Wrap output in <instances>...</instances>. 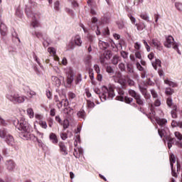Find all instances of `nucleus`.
I'll use <instances>...</instances> for the list:
<instances>
[{
	"label": "nucleus",
	"instance_id": "nucleus-1",
	"mask_svg": "<svg viewBox=\"0 0 182 182\" xmlns=\"http://www.w3.org/2000/svg\"><path fill=\"white\" fill-rule=\"evenodd\" d=\"M13 123L16 127H18L19 130H21V139L23 140H29V139H31V127L25 120L24 117H21L20 120L15 119L13 120Z\"/></svg>",
	"mask_w": 182,
	"mask_h": 182
},
{
	"label": "nucleus",
	"instance_id": "nucleus-2",
	"mask_svg": "<svg viewBox=\"0 0 182 182\" xmlns=\"http://www.w3.org/2000/svg\"><path fill=\"white\" fill-rule=\"evenodd\" d=\"M164 45L165 48H168V49H170V48H172L173 49H174V50L178 51V53L180 52V50H178V43H176L174 41V38H173V36H168V37H166Z\"/></svg>",
	"mask_w": 182,
	"mask_h": 182
},
{
	"label": "nucleus",
	"instance_id": "nucleus-3",
	"mask_svg": "<svg viewBox=\"0 0 182 182\" xmlns=\"http://www.w3.org/2000/svg\"><path fill=\"white\" fill-rule=\"evenodd\" d=\"M102 92L100 99L102 102H105V100H107V97H110L111 99L114 97V92L113 91V88L107 89V87L102 86Z\"/></svg>",
	"mask_w": 182,
	"mask_h": 182
},
{
	"label": "nucleus",
	"instance_id": "nucleus-4",
	"mask_svg": "<svg viewBox=\"0 0 182 182\" xmlns=\"http://www.w3.org/2000/svg\"><path fill=\"white\" fill-rule=\"evenodd\" d=\"M18 94V93L15 90H10L6 94V99H8V100H10V102H13V103H15Z\"/></svg>",
	"mask_w": 182,
	"mask_h": 182
},
{
	"label": "nucleus",
	"instance_id": "nucleus-5",
	"mask_svg": "<svg viewBox=\"0 0 182 182\" xmlns=\"http://www.w3.org/2000/svg\"><path fill=\"white\" fill-rule=\"evenodd\" d=\"M152 46L158 49V50H163V46H161V42L156 38L152 39Z\"/></svg>",
	"mask_w": 182,
	"mask_h": 182
},
{
	"label": "nucleus",
	"instance_id": "nucleus-6",
	"mask_svg": "<svg viewBox=\"0 0 182 182\" xmlns=\"http://www.w3.org/2000/svg\"><path fill=\"white\" fill-rule=\"evenodd\" d=\"M67 75V83L68 85H72V82H73V71L72 70H69Z\"/></svg>",
	"mask_w": 182,
	"mask_h": 182
},
{
	"label": "nucleus",
	"instance_id": "nucleus-7",
	"mask_svg": "<svg viewBox=\"0 0 182 182\" xmlns=\"http://www.w3.org/2000/svg\"><path fill=\"white\" fill-rule=\"evenodd\" d=\"M52 83L57 87H59L60 85L62 84V82L60 81V79L56 76H52L51 77Z\"/></svg>",
	"mask_w": 182,
	"mask_h": 182
},
{
	"label": "nucleus",
	"instance_id": "nucleus-8",
	"mask_svg": "<svg viewBox=\"0 0 182 182\" xmlns=\"http://www.w3.org/2000/svg\"><path fill=\"white\" fill-rule=\"evenodd\" d=\"M25 99H26V97H25V95H20L18 93L17 94V97L14 103H23V102H25Z\"/></svg>",
	"mask_w": 182,
	"mask_h": 182
},
{
	"label": "nucleus",
	"instance_id": "nucleus-9",
	"mask_svg": "<svg viewBox=\"0 0 182 182\" xmlns=\"http://www.w3.org/2000/svg\"><path fill=\"white\" fill-rule=\"evenodd\" d=\"M6 167L9 171H12L15 168V164L12 161H8L6 162Z\"/></svg>",
	"mask_w": 182,
	"mask_h": 182
},
{
	"label": "nucleus",
	"instance_id": "nucleus-10",
	"mask_svg": "<svg viewBox=\"0 0 182 182\" xmlns=\"http://www.w3.org/2000/svg\"><path fill=\"white\" fill-rule=\"evenodd\" d=\"M73 42L77 46H82V38H80V36H76L74 38Z\"/></svg>",
	"mask_w": 182,
	"mask_h": 182
},
{
	"label": "nucleus",
	"instance_id": "nucleus-11",
	"mask_svg": "<svg viewBox=\"0 0 182 182\" xmlns=\"http://www.w3.org/2000/svg\"><path fill=\"white\" fill-rule=\"evenodd\" d=\"M50 140L53 143V144H57L58 143V136H56V134L54 133L50 134Z\"/></svg>",
	"mask_w": 182,
	"mask_h": 182
},
{
	"label": "nucleus",
	"instance_id": "nucleus-12",
	"mask_svg": "<svg viewBox=\"0 0 182 182\" xmlns=\"http://www.w3.org/2000/svg\"><path fill=\"white\" fill-rule=\"evenodd\" d=\"M6 143H8V144H10L11 146H14V144L15 143V140L14 139V136H11V135H8L6 136Z\"/></svg>",
	"mask_w": 182,
	"mask_h": 182
},
{
	"label": "nucleus",
	"instance_id": "nucleus-13",
	"mask_svg": "<svg viewBox=\"0 0 182 182\" xmlns=\"http://www.w3.org/2000/svg\"><path fill=\"white\" fill-rule=\"evenodd\" d=\"M59 146H60V151H62L63 154H68L66 146H65V144L63 142H60Z\"/></svg>",
	"mask_w": 182,
	"mask_h": 182
},
{
	"label": "nucleus",
	"instance_id": "nucleus-14",
	"mask_svg": "<svg viewBox=\"0 0 182 182\" xmlns=\"http://www.w3.org/2000/svg\"><path fill=\"white\" fill-rule=\"evenodd\" d=\"M99 46L100 49H107L109 48V43L106 42H103L101 40L99 41Z\"/></svg>",
	"mask_w": 182,
	"mask_h": 182
},
{
	"label": "nucleus",
	"instance_id": "nucleus-15",
	"mask_svg": "<svg viewBox=\"0 0 182 182\" xmlns=\"http://www.w3.org/2000/svg\"><path fill=\"white\" fill-rule=\"evenodd\" d=\"M63 103L65 107H66L67 106H69V102L68 101V99H63L62 101L60 102V105H58V109H60V107H62Z\"/></svg>",
	"mask_w": 182,
	"mask_h": 182
},
{
	"label": "nucleus",
	"instance_id": "nucleus-16",
	"mask_svg": "<svg viewBox=\"0 0 182 182\" xmlns=\"http://www.w3.org/2000/svg\"><path fill=\"white\" fill-rule=\"evenodd\" d=\"M27 114L30 117V119H33L35 116V112H33V109L32 108H28Z\"/></svg>",
	"mask_w": 182,
	"mask_h": 182
},
{
	"label": "nucleus",
	"instance_id": "nucleus-17",
	"mask_svg": "<svg viewBox=\"0 0 182 182\" xmlns=\"http://www.w3.org/2000/svg\"><path fill=\"white\" fill-rule=\"evenodd\" d=\"M156 122L159 126H164L167 123V119H156Z\"/></svg>",
	"mask_w": 182,
	"mask_h": 182
},
{
	"label": "nucleus",
	"instance_id": "nucleus-18",
	"mask_svg": "<svg viewBox=\"0 0 182 182\" xmlns=\"http://www.w3.org/2000/svg\"><path fill=\"white\" fill-rule=\"evenodd\" d=\"M140 18H141V19L146 21V22H149V21H150V17H149V15L147 14H141L140 15Z\"/></svg>",
	"mask_w": 182,
	"mask_h": 182
},
{
	"label": "nucleus",
	"instance_id": "nucleus-19",
	"mask_svg": "<svg viewBox=\"0 0 182 182\" xmlns=\"http://www.w3.org/2000/svg\"><path fill=\"white\" fill-rule=\"evenodd\" d=\"M119 60H120V57L117 55H114L112 62L113 65H117L119 63Z\"/></svg>",
	"mask_w": 182,
	"mask_h": 182
},
{
	"label": "nucleus",
	"instance_id": "nucleus-20",
	"mask_svg": "<svg viewBox=\"0 0 182 182\" xmlns=\"http://www.w3.org/2000/svg\"><path fill=\"white\" fill-rule=\"evenodd\" d=\"M28 96L30 99H32L33 97V96H36V92H35L32 90H29L28 91Z\"/></svg>",
	"mask_w": 182,
	"mask_h": 182
},
{
	"label": "nucleus",
	"instance_id": "nucleus-21",
	"mask_svg": "<svg viewBox=\"0 0 182 182\" xmlns=\"http://www.w3.org/2000/svg\"><path fill=\"white\" fill-rule=\"evenodd\" d=\"M176 163V156H174V154H171L170 156V164L171 166V169L173 170V164Z\"/></svg>",
	"mask_w": 182,
	"mask_h": 182
},
{
	"label": "nucleus",
	"instance_id": "nucleus-22",
	"mask_svg": "<svg viewBox=\"0 0 182 182\" xmlns=\"http://www.w3.org/2000/svg\"><path fill=\"white\" fill-rule=\"evenodd\" d=\"M164 83L166 85H168V86L172 87H174V86H176V84L174 82L170 81L168 79L164 80Z\"/></svg>",
	"mask_w": 182,
	"mask_h": 182
},
{
	"label": "nucleus",
	"instance_id": "nucleus-23",
	"mask_svg": "<svg viewBox=\"0 0 182 182\" xmlns=\"http://www.w3.org/2000/svg\"><path fill=\"white\" fill-rule=\"evenodd\" d=\"M129 95L130 96H132V97H134V99H136V97H137V96L139 95H137V93H136V91H134L133 90H129Z\"/></svg>",
	"mask_w": 182,
	"mask_h": 182
},
{
	"label": "nucleus",
	"instance_id": "nucleus-24",
	"mask_svg": "<svg viewBox=\"0 0 182 182\" xmlns=\"http://www.w3.org/2000/svg\"><path fill=\"white\" fill-rule=\"evenodd\" d=\"M48 52H49L50 55H56V50H55V48H48Z\"/></svg>",
	"mask_w": 182,
	"mask_h": 182
},
{
	"label": "nucleus",
	"instance_id": "nucleus-25",
	"mask_svg": "<svg viewBox=\"0 0 182 182\" xmlns=\"http://www.w3.org/2000/svg\"><path fill=\"white\" fill-rule=\"evenodd\" d=\"M175 137H176V139H178V140H182V134L178 132H176L174 133Z\"/></svg>",
	"mask_w": 182,
	"mask_h": 182
},
{
	"label": "nucleus",
	"instance_id": "nucleus-26",
	"mask_svg": "<svg viewBox=\"0 0 182 182\" xmlns=\"http://www.w3.org/2000/svg\"><path fill=\"white\" fill-rule=\"evenodd\" d=\"M135 100L138 105H143V100L140 98V95L136 96Z\"/></svg>",
	"mask_w": 182,
	"mask_h": 182
},
{
	"label": "nucleus",
	"instance_id": "nucleus-27",
	"mask_svg": "<svg viewBox=\"0 0 182 182\" xmlns=\"http://www.w3.org/2000/svg\"><path fill=\"white\" fill-rule=\"evenodd\" d=\"M63 129H68L69 127V120L65 119L63 123Z\"/></svg>",
	"mask_w": 182,
	"mask_h": 182
},
{
	"label": "nucleus",
	"instance_id": "nucleus-28",
	"mask_svg": "<svg viewBox=\"0 0 182 182\" xmlns=\"http://www.w3.org/2000/svg\"><path fill=\"white\" fill-rule=\"evenodd\" d=\"M166 95H171L173 93H174V91L171 90V88H166L165 90Z\"/></svg>",
	"mask_w": 182,
	"mask_h": 182
},
{
	"label": "nucleus",
	"instance_id": "nucleus-29",
	"mask_svg": "<svg viewBox=\"0 0 182 182\" xmlns=\"http://www.w3.org/2000/svg\"><path fill=\"white\" fill-rule=\"evenodd\" d=\"M39 124L43 127V129H46L48 127V124L45 121H40Z\"/></svg>",
	"mask_w": 182,
	"mask_h": 182
},
{
	"label": "nucleus",
	"instance_id": "nucleus-30",
	"mask_svg": "<svg viewBox=\"0 0 182 182\" xmlns=\"http://www.w3.org/2000/svg\"><path fill=\"white\" fill-rule=\"evenodd\" d=\"M175 6H176V9H178V11H180L181 12H182V4H181L176 3Z\"/></svg>",
	"mask_w": 182,
	"mask_h": 182
},
{
	"label": "nucleus",
	"instance_id": "nucleus-31",
	"mask_svg": "<svg viewBox=\"0 0 182 182\" xmlns=\"http://www.w3.org/2000/svg\"><path fill=\"white\" fill-rule=\"evenodd\" d=\"M5 134H6V131H5V129H0V137H1V139L5 137Z\"/></svg>",
	"mask_w": 182,
	"mask_h": 182
},
{
	"label": "nucleus",
	"instance_id": "nucleus-32",
	"mask_svg": "<svg viewBox=\"0 0 182 182\" xmlns=\"http://www.w3.org/2000/svg\"><path fill=\"white\" fill-rule=\"evenodd\" d=\"M164 132L165 131L163 130V129H159L158 130V133H159L160 137L163 138L164 136H166V134H164Z\"/></svg>",
	"mask_w": 182,
	"mask_h": 182
},
{
	"label": "nucleus",
	"instance_id": "nucleus-33",
	"mask_svg": "<svg viewBox=\"0 0 182 182\" xmlns=\"http://www.w3.org/2000/svg\"><path fill=\"white\" fill-rule=\"evenodd\" d=\"M166 103L169 107H171V106H173V100L171 98H168Z\"/></svg>",
	"mask_w": 182,
	"mask_h": 182
},
{
	"label": "nucleus",
	"instance_id": "nucleus-34",
	"mask_svg": "<svg viewBox=\"0 0 182 182\" xmlns=\"http://www.w3.org/2000/svg\"><path fill=\"white\" fill-rule=\"evenodd\" d=\"M119 82L122 86H124L126 85V79L124 77H122L121 79H119Z\"/></svg>",
	"mask_w": 182,
	"mask_h": 182
},
{
	"label": "nucleus",
	"instance_id": "nucleus-35",
	"mask_svg": "<svg viewBox=\"0 0 182 182\" xmlns=\"http://www.w3.org/2000/svg\"><path fill=\"white\" fill-rule=\"evenodd\" d=\"M124 100L126 103H132L133 102V98H130L129 97H125Z\"/></svg>",
	"mask_w": 182,
	"mask_h": 182
},
{
	"label": "nucleus",
	"instance_id": "nucleus-36",
	"mask_svg": "<svg viewBox=\"0 0 182 182\" xmlns=\"http://www.w3.org/2000/svg\"><path fill=\"white\" fill-rule=\"evenodd\" d=\"M135 57L137 58V59H141V53H140V51H136L135 53Z\"/></svg>",
	"mask_w": 182,
	"mask_h": 182
},
{
	"label": "nucleus",
	"instance_id": "nucleus-37",
	"mask_svg": "<svg viewBox=\"0 0 182 182\" xmlns=\"http://www.w3.org/2000/svg\"><path fill=\"white\" fill-rule=\"evenodd\" d=\"M151 93L154 99L157 98L158 95L154 90H151Z\"/></svg>",
	"mask_w": 182,
	"mask_h": 182
},
{
	"label": "nucleus",
	"instance_id": "nucleus-38",
	"mask_svg": "<svg viewBox=\"0 0 182 182\" xmlns=\"http://www.w3.org/2000/svg\"><path fill=\"white\" fill-rule=\"evenodd\" d=\"M174 143V139H171L169 140V141L168 142V149H171L172 145L171 144Z\"/></svg>",
	"mask_w": 182,
	"mask_h": 182
},
{
	"label": "nucleus",
	"instance_id": "nucleus-39",
	"mask_svg": "<svg viewBox=\"0 0 182 182\" xmlns=\"http://www.w3.org/2000/svg\"><path fill=\"white\" fill-rule=\"evenodd\" d=\"M77 116L78 117H81L82 119H83V117H85V112L83 111H80L77 112Z\"/></svg>",
	"mask_w": 182,
	"mask_h": 182
},
{
	"label": "nucleus",
	"instance_id": "nucleus-40",
	"mask_svg": "<svg viewBox=\"0 0 182 182\" xmlns=\"http://www.w3.org/2000/svg\"><path fill=\"white\" fill-rule=\"evenodd\" d=\"M60 137L62 140H66V139H68V134H66L65 133H62L60 134Z\"/></svg>",
	"mask_w": 182,
	"mask_h": 182
},
{
	"label": "nucleus",
	"instance_id": "nucleus-41",
	"mask_svg": "<svg viewBox=\"0 0 182 182\" xmlns=\"http://www.w3.org/2000/svg\"><path fill=\"white\" fill-rule=\"evenodd\" d=\"M148 58L149 60H153L154 59V53H151L150 54L148 55Z\"/></svg>",
	"mask_w": 182,
	"mask_h": 182
},
{
	"label": "nucleus",
	"instance_id": "nucleus-42",
	"mask_svg": "<svg viewBox=\"0 0 182 182\" xmlns=\"http://www.w3.org/2000/svg\"><path fill=\"white\" fill-rule=\"evenodd\" d=\"M87 106L88 107H95V103L92 102V101H87Z\"/></svg>",
	"mask_w": 182,
	"mask_h": 182
},
{
	"label": "nucleus",
	"instance_id": "nucleus-43",
	"mask_svg": "<svg viewBox=\"0 0 182 182\" xmlns=\"http://www.w3.org/2000/svg\"><path fill=\"white\" fill-rule=\"evenodd\" d=\"M119 68L121 70H124V69H126V66L122 63L119 64Z\"/></svg>",
	"mask_w": 182,
	"mask_h": 182
},
{
	"label": "nucleus",
	"instance_id": "nucleus-44",
	"mask_svg": "<svg viewBox=\"0 0 182 182\" xmlns=\"http://www.w3.org/2000/svg\"><path fill=\"white\" fill-rule=\"evenodd\" d=\"M68 96L70 99H75V97H76V95L73 92H69Z\"/></svg>",
	"mask_w": 182,
	"mask_h": 182
},
{
	"label": "nucleus",
	"instance_id": "nucleus-45",
	"mask_svg": "<svg viewBox=\"0 0 182 182\" xmlns=\"http://www.w3.org/2000/svg\"><path fill=\"white\" fill-rule=\"evenodd\" d=\"M31 25L33 28H36L38 26V21L34 20L32 21Z\"/></svg>",
	"mask_w": 182,
	"mask_h": 182
},
{
	"label": "nucleus",
	"instance_id": "nucleus-46",
	"mask_svg": "<svg viewBox=\"0 0 182 182\" xmlns=\"http://www.w3.org/2000/svg\"><path fill=\"white\" fill-rule=\"evenodd\" d=\"M129 19H130L132 23H134V24L136 23V18H134L133 16H130Z\"/></svg>",
	"mask_w": 182,
	"mask_h": 182
},
{
	"label": "nucleus",
	"instance_id": "nucleus-47",
	"mask_svg": "<svg viewBox=\"0 0 182 182\" xmlns=\"http://www.w3.org/2000/svg\"><path fill=\"white\" fill-rule=\"evenodd\" d=\"M121 55L122 56V58H124V59H126L127 58V53H126L125 51H122Z\"/></svg>",
	"mask_w": 182,
	"mask_h": 182
},
{
	"label": "nucleus",
	"instance_id": "nucleus-48",
	"mask_svg": "<svg viewBox=\"0 0 182 182\" xmlns=\"http://www.w3.org/2000/svg\"><path fill=\"white\" fill-rule=\"evenodd\" d=\"M107 72L108 73H113V69L112 68V67L107 66Z\"/></svg>",
	"mask_w": 182,
	"mask_h": 182
},
{
	"label": "nucleus",
	"instance_id": "nucleus-49",
	"mask_svg": "<svg viewBox=\"0 0 182 182\" xmlns=\"http://www.w3.org/2000/svg\"><path fill=\"white\" fill-rule=\"evenodd\" d=\"M0 32L3 36H5L6 35V31H2V25L0 26Z\"/></svg>",
	"mask_w": 182,
	"mask_h": 182
},
{
	"label": "nucleus",
	"instance_id": "nucleus-50",
	"mask_svg": "<svg viewBox=\"0 0 182 182\" xmlns=\"http://www.w3.org/2000/svg\"><path fill=\"white\" fill-rule=\"evenodd\" d=\"M140 44L139 43H135L134 44V48L136 50H139L140 49Z\"/></svg>",
	"mask_w": 182,
	"mask_h": 182
},
{
	"label": "nucleus",
	"instance_id": "nucleus-51",
	"mask_svg": "<svg viewBox=\"0 0 182 182\" xmlns=\"http://www.w3.org/2000/svg\"><path fill=\"white\" fill-rule=\"evenodd\" d=\"M85 94L87 97H92V94L90 93V92H89V90L87 89L85 90Z\"/></svg>",
	"mask_w": 182,
	"mask_h": 182
},
{
	"label": "nucleus",
	"instance_id": "nucleus-52",
	"mask_svg": "<svg viewBox=\"0 0 182 182\" xmlns=\"http://www.w3.org/2000/svg\"><path fill=\"white\" fill-rule=\"evenodd\" d=\"M106 55H108L105 56V59H110V58H112V54L110 53V51H107Z\"/></svg>",
	"mask_w": 182,
	"mask_h": 182
},
{
	"label": "nucleus",
	"instance_id": "nucleus-53",
	"mask_svg": "<svg viewBox=\"0 0 182 182\" xmlns=\"http://www.w3.org/2000/svg\"><path fill=\"white\" fill-rule=\"evenodd\" d=\"M50 116H55L56 114V112H55V109H51L50 111Z\"/></svg>",
	"mask_w": 182,
	"mask_h": 182
},
{
	"label": "nucleus",
	"instance_id": "nucleus-54",
	"mask_svg": "<svg viewBox=\"0 0 182 182\" xmlns=\"http://www.w3.org/2000/svg\"><path fill=\"white\" fill-rule=\"evenodd\" d=\"M62 63L64 65V66H66L68 65V60L66 58H63Z\"/></svg>",
	"mask_w": 182,
	"mask_h": 182
},
{
	"label": "nucleus",
	"instance_id": "nucleus-55",
	"mask_svg": "<svg viewBox=\"0 0 182 182\" xmlns=\"http://www.w3.org/2000/svg\"><path fill=\"white\" fill-rule=\"evenodd\" d=\"M97 79V80H99L100 82H102V79H103V76H102V75H100V73H98Z\"/></svg>",
	"mask_w": 182,
	"mask_h": 182
},
{
	"label": "nucleus",
	"instance_id": "nucleus-56",
	"mask_svg": "<svg viewBox=\"0 0 182 182\" xmlns=\"http://www.w3.org/2000/svg\"><path fill=\"white\" fill-rule=\"evenodd\" d=\"M46 96L48 99H50L52 97V93H50V91H47Z\"/></svg>",
	"mask_w": 182,
	"mask_h": 182
},
{
	"label": "nucleus",
	"instance_id": "nucleus-57",
	"mask_svg": "<svg viewBox=\"0 0 182 182\" xmlns=\"http://www.w3.org/2000/svg\"><path fill=\"white\" fill-rule=\"evenodd\" d=\"M154 105H155V106L159 107V106H160V105H161V103L160 102V100H156L154 102Z\"/></svg>",
	"mask_w": 182,
	"mask_h": 182
},
{
	"label": "nucleus",
	"instance_id": "nucleus-58",
	"mask_svg": "<svg viewBox=\"0 0 182 182\" xmlns=\"http://www.w3.org/2000/svg\"><path fill=\"white\" fill-rule=\"evenodd\" d=\"M95 69L97 73H100V68H99V65H95Z\"/></svg>",
	"mask_w": 182,
	"mask_h": 182
},
{
	"label": "nucleus",
	"instance_id": "nucleus-59",
	"mask_svg": "<svg viewBox=\"0 0 182 182\" xmlns=\"http://www.w3.org/2000/svg\"><path fill=\"white\" fill-rule=\"evenodd\" d=\"M171 116L173 119L177 118V113H176L175 112L172 111L171 112Z\"/></svg>",
	"mask_w": 182,
	"mask_h": 182
},
{
	"label": "nucleus",
	"instance_id": "nucleus-60",
	"mask_svg": "<svg viewBox=\"0 0 182 182\" xmlns=\"http://www.w3.org/2000/svg\"><path fill=\"white\" fill-rule=\"evenodd\" d=\"M114 38L115 39H117V41H119V39H120V35L117 34V33H114Z\"/></svg>",
	"mask_w": 182,
	"mask_h": 182
},
{
	"label": "nucleus",
	"instance_id": "nucleus-61",
	"mask_svg": "<svg viewBox=\"0 0 182 182\" xmlns=\"http://www.w3.org/2000/svg\"><path fill=\"white\" fill-rule=\"evenodd\" d=\"M55 9H59V1H56L54 4Z\"/></svg>",
	"mask_w": 182,
	"mask_h": 182
},
{
	"label": "nucleus",
	"instance_id": "nucleus-62",
	"mask_svg": "<svg viewBox=\"0 0 182 182\" xmlns=\"http://www.w3.org/2000/svg\"><path fill=\"white\" fill-rule=\"evenodd\" d=\"M36 119H37V120H42V116L39 114H36Z\"/></svg>",
	"mask_w": 182,
	"mask_h": 182
},
{
	"label": "nucleus",
	"instance_id": "nucleus-63",
	"mask_svg": "<svg viewBox=\"0 0 182 182\" xmlns=\"http://www.w3.org/2000/svg\"><path fill=\"white\" fill-rule=\"evenodd\" d=\"M56 122H58V123H60L62 122V119H60V117L57 116L55 117Z\"/></svg>",
	"mask_w": 182,
	"mask_h": 182
},
{
	"label": "nucleus",
	"instance_id": "nucleus-64",
	"mask_svg": "<svg viewBox=\"0 0 182 182\" xmlns=\"http://www.w3.org/2000/svg\"><path fill=\"white\" fill-rule=\"evenodd\" d=\"M177 126H178V127H180L181 129H182V122H178Z\"/></svg>",
	"mask_w": 182,
	"mask_h": 182
}]
</instances>
